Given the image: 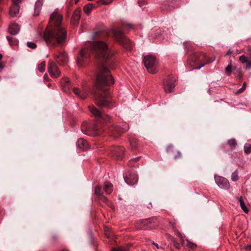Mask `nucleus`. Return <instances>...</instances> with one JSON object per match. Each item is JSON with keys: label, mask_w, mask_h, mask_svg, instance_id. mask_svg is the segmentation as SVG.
Wrapping results in <instances>:
<instances>
[{"label": "nucleus", "mask_w": 251, "mask_h": 251, "mask_svg": "<svg viewBox=\"0 0 251 251\" xmlns=\"http://www.w3.org/2000/svg\"><path fill=\"white\" fill-rule=\"evenodd\" d=\"M114 83L109 70L103 67L100 69L96 76V87L98 90H108V87Z\"/></svg>", "instance_id": "nucleus-2"}, {"label": "nucleus", "mask_w": 251, "mask_h": 251, "mask_svg": "<svg viewBox=\"0 0 251 251\" xmlns=\"http://www.w3.org/2000/svg\"><path fill=\"white\" fill-rule=\"evenodd\" d=\"M43 4V0H38L36 1L34 7V16H38L41 12Z\"/></svg>", "instance_id": "nucleus-24"}, {"label": "nucleus", "mask_w": 251, "mask_h": 251, "mask_svg": "<svg viewBox=\"0 0 251 251\" xmlns=\"http://www.w3.org/2000/svg\"><path fill=\"white\" fill-rule=\"evenodd\" d=\"M227 144L231 147H235L237 146V142L235 139H231L228 140Z\"/></svg>", "instance_id": "nucleus-39"}, {"label": "nucleus", "mask_w": 251, "mask_h": 251, "mask_svg": "<svg viewBox=\"0 0 251 251\" xmlns=\"http://www.w3.org/2000/svg\"><path fill=\"white\" fill-rule=\"evenodd\" d=\"M143 62L145 67L150 73L155 74L157 73V64L155 56L152 55L144 56Z\"/></svg>", "instance_id": "nucleus-6"}, {"label": "nucleus", "mask_w": 251, "mask_h": 251, "mask_svg": "<svg viewBox=\"0 0 251 251\" xmlns=\"http://www.w3.org/2000/svg\"><path fill=\"white\" fill-rule=\"evenodd\" d=\"M233 52L232 50H229L227 52H226V53L225 54V56H228V55H230L231 54H232Z\"/></svg>", "instance_id": "nucleus-52"}, {"label": "nucleus", "mask_w": 251, "mask_h": 251, "mask_svg": "<svg viewBox=\"0 0 251 251\" xmlns=\"http://www.w3.org/2000/svg\"><path fill=\"white\" fill-rule=\"evenodd\" d=\"M239 179L238 177V170H236L235 171H234L231 175V179L234 181H236Z\"/></svg>", "instance_id": "nucleus-37"}, {"label": "nucleus", "mask_w": 251, "mask_h": 251, "mask_svg": "<svg viewBox=\"0 0 251 251\" xmlns=\"http://www.w3.org/2000/svg\"><path fill=\"white\" fill-rule=\"evenodd\" d=\"M99 199L101 201L106 203L107 204V205L111 207L112 209H114V204L112 202H111L107 199V198L106 197H105L103 195L101 197H100Z\"/></svg>", "instance_id": "nucleus-31"}, {"label": "nucleus", "mask_w": 251, "mask_h": 251, "mask_svg": "<svg viewBox=\"0 0 251 251\" xmlns=\"http://www.w3.org/2000/svg\"><path fill=\"white\" fill-rule=\"evenodd\" d=\"M239 77L240 78H241L242 77V74L240 72H239Z\"/></svg>", "instance_id": "nucleus-55"}, {"label": "nucleus", "mask_w": 251, "mask_h": 251, "mask_svg": "<svg viewBox=\"0 0 251 251\" xmlns=\"http://www.w3.org/2000/svg\"><path fill=\"white\" fill-rule=\"evenodd\" d=\"M201 54V52H196L193 53L189 56L188 61L190 62L191 65H193L191 63H194L198 66L199 65Z\"/></svg>", "instance_id": "nucleus-20"}, {"label": "nucleus", "mask_w": 251, "mask_h": 251, "mask_svg": "<svg viewBox=\"0 0 251 251\" xmlns=\"http://www.w3.org/2000/svg\"><path fill=\"white\" fill-rule=\"evenodd\" d=\"M124 151L123 147H114L111 150V153L116 159L121 160L124 156Z\"/></svg>", "instance_id": "nucleus-16"}, {"label": "nucleus", "mask_w": 251, "mask_h": 251, "mask_svg": "<svg viewBox=\"0 0 251 251\" xmlns=\"http://www.w3.org/2000/svg\"><path fill=\"white\" fill-rule=\"evenodd\" d=\"M215 60V57L213 58L208 57L206 54L203 52H201V55L200 56V61L199 65L196 67L197 69H200L203 67L206 64H208Z\"/></svg>", "instance_id": "nucleus-10"}, {"label": "nucleus", "mask_w": 251, "mask_h": 251, "mask_svg": "<svg viewBox=\"0 0 251 251\" xmlns=\"http://www.w3.org/2000/svg\"><path fill=\"white\" fill-rule=\"evenodd\" d=\"M20 30V26L16 23H12L9 26L8 31L11 35H15L17 34Z\"/></svg>", "instance_id": "nucleus-23"}, {"label": "nucleus", "mask_w": 251, "mask_h": 251, "mask_svg": "<svg viewBox=\"0 0 251 251\" xmlns=\"http://www.w3.org/2000/svg\"><path fill=\"white\" fill-rule=\"evenodd\" d=\"M60 85L62 89L64 92H68L71 87V82L67 77H63L60 81Z\"/></svg>", "instance_id": "nucleus-19"}, {"label": "nucleus", "mask_w": 251, "mask_h": 251, "mask_svg": "<svg viewBox=\"0 0 251 251\" xmlns=\"http://www.w3.org/2000/svg\"><path fill=\"white\" fill-rule=\"evenodd\" d=\"M244 149L245 152L247 154L251 152V144H246L244 146Z\"/></svg>", "instance_id": "nucleus-38"}, {"label": "nucleus", "mask_w": 251, "mask_h": 251, "mask_svg": "<svg viewBox=\"0 0 251 251\" xmlns=\"http://www.w3.org/2000/svg\"><path fill=\"white\" fill-rule=\"evenodd\" d=\"M21 1H22V0H12L13 4L18 5Z\"/></svg>", "instance_id": "nucleus-50"}, {"label": "nucleus", "mask_w": 251, "mask_h": 251, "mask_svg": "<svg viewBox=\"0 0 251 251\" xmlns=\"http://www.w3.org/2000/svg\"><path fill=\"white\" fill-rule=\"evenodd\" d=\"M139 157L135 158H132L129 161V162L130 163H131L132 162H137L139 160Z\"/></svg>", "instance_id": "nucleus-49"}, {"label": "nucleus", "mask_w": 251, "mask_h": 251, "mask_svg": "<svg viewBox=\"0 0 251 251\" xmlns=\"http://www.w3.org/2000/svg\"><path fill=\"white\" fill-rule=\"evenodd\" d=\"M27 46L28 48H31L32 49H34L36 48V44L32 42H28L27 43Z\"/></svg>", "instance_id": "nucleus-44"}, {"label": "nucleus", "mask_w": 251, "mask_h": 251, "mask_svg": "<svg viewBox=\"0 0 251 251\" xmlns=\"http://www.w3.org/2000/svg\"><path fill=\"white\" fill-rule=\"evenodd\" d=\"M249 60V59L244 55H241L239 57V60L243 64L246 63Z\"/></svg>", "instance_id": "nucleus-42"}, {"label": "nucleus", "mask_w": 251, "mask_h": 251, "mask_svg": "<svg viewBox=\"0 0 251 251\" xmlns=\"http://www.w3.org/2000/svg\"><path fill=\"white\" fill-rule=\"evenodd\" d=\"M246 87L247 83L246 82H244L243 84L242 87L236 92V94L238 95L243 93L246 90Z\"/></svg>", "instance_id": "nucleus-40"}, {"label": "nucleus", "mask_w": 251, "mask_h": 251, "mask_svg": "<svg viewBox=\"0 0 251 251\" xmlns=\"http://www.w3.org/2000/svg\"><path fill=\"white\" fill-rule=\"evenodd\" d=\"M19 12V6L17 4H13L10 7L9 14L10 15L14 17Z\"/></svg>", "instance_id": "nucleus-26"}, {"label": "nucleus", "mask_w": 251, "mask_h": 251, "mask_svg": "<svg viewBox=\"0 0 251 251\" xmlns=\"http://www.w3.org/2000/svg\"><path fill=\"white\" fill-rule=\"evenodd\" d=\"M215 179L218 186L223 189L227 190L229 188V183L227 179L222 176H215Z\"/></svg>", "instance_id": "nucleus-12"}, {"label": "nucleus", "mask_w": 251, "mask_h": 251, "mask_svg": "<svg viewBox=\"0 0 251 251\" xmlns=\"http://www.w3.org/2000/svg\"><path fill=\"white\" fill-rule=\"evenodd\" d=\"M90 112L98 119H103L105 121H109L111 123L110 117L108 115H103L101 112L94 106L88 107Z\"/></svg>", "instance_id": "nucleus-9"}, {"label": "nucleus", "mask_w": 251, "mask_h": 251, "mask_svg": "<svg viewBox=\"0 0 251 251\" xmlns=\"http://www.w3.org/2000/svg\"><path fill=\"white\" fill-rule=\"evenodd\" d=\"M81 9L78 8L74 12L72 15L71 24L72 25L75 26L78 23L81 17Z\"/></svg>", "instance_id": "nucleus-14"}, {"label": "nucleus", "mask_w": 251, "mask_h": 251, "mask_svg": "<svg viewBox=\"0 0 251 251\" xmlns=\"http://www.w3.org/2000/svg\"><path fill=\"white\" fill-rule=\"evenodd\" d=\"M239 201L240 205V206H241L242 209L244 211L245 213H248L249 210L245 205V203L242 197H240Z\"/></svg>", "instance_id": "nucleus-33"}, {"label": "nucleus", "mask_w": 251, "mask_h": 251, "mask_svg": "<svg viewBox=\"0 0 251 251\" xmlns=\"http://www.w3.org/2000/svg\"><path fill=\"white\" fill-rule=\"evenodd\" d=\"M94 193L98 198H100L103 195V192L100 185H98L95 187Z\"/></svg>", "instance_id": "nucleus-32"}, {"label": "nucleus", "mask_w": 251, "mask_h": 251, "mask_svg": "<svg viewBox=\"0 0 251 251\" xmlns=\"http://www.w3.org/2000/svg\"><path fill=\"white\" fill-rule=\"evenodd\" d=\"M112 31L114 37L120 45L124 46L127 50L131 49L132 44L130 40L124 35L122 30L112 29Z\"/></svg>", "instance_id": "nucleus-5"}, {"label": "nucleus", "mask_w": 251, "mask_h": 251, "mask_svg": "<svg viewBox=\"0 0 251 251\" xmlns=\"http://www.w3.org/2000/svg\"><path fill=\"white\" fill-rule=\"evenodd\" d=\"M45 76H47V75L46 74L44 75V77H45Z\"/></svg>", "instance_id": "nucleus-58"}, {"label": "nucleus", "mask_w": 251, "mask_h": 251, "mask_svg": "<svg viewBox=\"0 0 251 251\" xmlns=\"http://www.w3.org/2000/svg\"><path fill=\"white\" fill-rule=\"evenodd\" d=\"M111 251H126L125 248L118 247L117 248H113Z\"/></svg>", "instance_id": "nucleus-47"}, {"label": "nucleus", "mask_w": 251, "mask_h": 251, "mask_svg": "<svg viewBox=\"0 0 251 251\" xmlns=\"http://www.w3.org/2000/svg\"><path fill=\"white\" fill-rule=\"evenodd\" d=\"M87 58V52L86 50L83 49L81 50L79 53V55L76 59V62L78 66H82L85 62V60Z\"/></svg>", "instance_id": "nucleus-17"}, {"label": "nucleus", "mask_w": 251, "mask_h": 251, "mask_svg": "<svg viewBox=\"0 0 251 251\" xmlns=\"http://www.w3.org/2000/svg\"><path fill=\"white\" fill-rule=\"evenodd\" d=\"M129 143L132 150H136L137 149L138 141L136 138L133 137L129 138Z\"/></svg>", "instance_id": "nucleus-29"}, {"label": "nucleus", "mask_w": 251, "mask_h": 251, "mask_svg": "<svg viewBox=\"0 0 251 251\" xmlns=\"http://www.w3.org/2000/svg\"><path fill=\"white\" fill-rule=\"evenodd\" d=\"M95 94V103L100 107L108 106L111 102L108 90H98Z\"/></svg>", "instance_id": "nucleus-4"}, {"label": "nucleus", "mask_w": 251, "mask_h": 251, "mask_svg": "<svg viewBox=\"0 0 251 251\" xmlns=\"http://www.w3.org/2000/svg\"><path fill=\"white\" fill-rule=\"evenodd\" d=\"M112 1L113 0H99L97 2L103 5H107L111 3Z\"/></svg>", "instance_id": "nucleus-43"}, {"label": "nucleus", "mask_w": 251, "mask_h": 251, "mask_svg": "<svg viewBox=\"0 0 251 251\" xmlns=\"http://www.w3.org/2000/svg\"><path fill=\"white\" fill-rule=\"evenodd\" d=\"M124 25L130 29H133L134 28V25L130 23H124Z\"/></svg>", "instance_id": "nucleus-48"}, {"label": "nucleus", "mask_w": 251, "mask_h": 251, "mask_svg": "<svg viewBox=\"0 0 251 251\" xmlns=\"http://www.w3.org/2000/svg\"><path fill=\"white\" fill-rule=\"evenodd\" d=\"M245 249L247 250H251V244H248L245 246Z\"/></svg>", "instance_id": "nucleus-51"}, {"label": "nucleus", "mask_w": 251, "mask_h": 251, "mask_svg": "<svg viewBox=\"0 0 251 251\" xmlns=\"http://www.w3.org/2000/svg\"><path fill=\"white\" fill-rule=\"evenodd\" d=\"M73 92L76 96H77L80 99H84L86 98V94L84 93H81L80 91V90L77 88H74Z\"/></svg>", "instance_id": "nucleus-30"}, {"label": "nucleus", "mask_w": 251, "mask_h": 251, "mask_svg": "<svg viewBox=\"0 0 251 251\" xmlns=\"http://www.w3.org/2000/svg\"><path fill=\"white\" fill-rule=\"evenodd\" d=\"M166 151L168 154L172 155L175 159H177L182 157L181 152L180 151L176 150L172 145L169 146L167 147L166 149Z\"/></svg>", "instance_id": "nucleus-15"}, {"label": "nucleus", "mask_w": 251, "mask_h": 251, "mask_svg": "<svg viewBox=\"0 0 251 251\" xmlns=\"http://www.w3.org/2000/svg\"><path fill=\"white\" fill-rule=\"evenodd\" d=\"M95 4L92 3H88L84 6L83 11L86 15H89L91 11L95 8Z\"/></svg>", "instance_id": "nucleus-28"}, {"label": "nucleus", "mask_w": 251, "mask_h": 251, "mask_svg": "<svg viewBox=\"0 0 251 251\" xmlns=\"http://www.w3.org/2000/svg\"><path fill=\"white\" fill-rule=\"evenodd\" d=\"M246 66L245 69L246 70H250L251 69V59H249L247 62H246Z\"/></svg>", "instance_id": "nucleus-46"}, {"label": "nucleus", "mask_w": 251, "mask_h": 251, "mask_svg": "<svg viewBox=\"0 0 251 251\" xmlns=\"http://www.w3.org/2000/svg\"><path fill=\"white\" fill-rule=\"evenodd\" d=\"M103 190L107 194H110L113 190V185L109 182H104Z\"/></svg>", "instance_id": "nucleus-27"}, {"label": "nucleus", "mask_w": 251, "mask_h": 251, "mask_svg": "<svg viewBox=\"0 0 251 251\" xmlns=\"http://www.w3.org/2000/svg\"><path fill=\"white\" fill-rule=\"evenodd\" d=\"M4 68V65L2 64V62L0 63V71L2 70V69Z\"/></svg>", "instance_id": "nucleus-53"}, {"label": "nucleus", "mask_w": 251, "mask_h": 251, "mask_svg": "<svg viewBox=\"0 0 251 251\" xmlns=\"http://www.w3.org/2000/svg\"><path fill=\"white\" fill-rule=\"evenodd\" d=\"M169 226L173 228L175 234L181 239V240H182V244H183L184 243L183 236L176 228V224L175 222H170L169 223Z\"/></svg>", "instance_id": "nucleus-25"}, {"label": "nucleus", "mask_w": 251, "mask_h": 251, "mask_svg": "<svg viewBox=\"0 0 251 251\" xmlns=\"http://www.w3.org/2000/svg\"><path fill=\"white\" fill-rule=\"evenodd\" d=\"M186 246L191 249H194L196 247V245L192 242H191L189 240H186Z\"/></svg>", "instance_id": "nucleus-41"}, {"label": "nucleus", "mask_w": 251, "mask_h": 251, "mask_svg": "<svg viewBox=\"0 0 251 251\" xmlns=\"http://www.w3.org/2000/svg\"><path fill=\"white\" fill-rule=\"evenodd\" d=\"M76 145L77 148L82 151H86L89 148L88 142L82 138H80L77 140Z\"/></svg>", "instance_id": "nucleus-22"}, {"label": "nucleus", "mask_w": 251, "mask_h": 251, "mask_svg": "<svg viewBox=\"0 0 251 251\" xmlns=\"http://www.w3.org/2000/svg\"><path fill=\"white\" fill-rule=\"evenodd\" d=\"M172 242L173 243V246L176 249H179L180 248V245L176 241L174 238L172 239Z\"/></svg>", "instance_id": "nucleus-45"}, {"label": "nucleus", "mask_w": 251, "mask_h": 251, "mask_svg": "<svg viewBox=\"0 0 251 251\" xmlns=\"http://www.w3.org/2000/svg\"><path fill=\"white\" fill-rule=\"evenodd\" d=\"M48 71L52 77H58L60 75V71L56 64L53 62H50L48 65Z\"/></svg>", "instance_id": "nucleus-8"}, {"label": "nucleus", "mask_w": 251, "mask_h": 251, "mask_svg": "<svg viewBox=\"0 0 251 251\" xmlns=\"http://www.w3.org/2000/svg\"><path fill=\"white\" fill-rule=\"evenodd\" d=\"M56 61L61 65H65L68 62V56L66 53L57 52L54 55Z\"/></svg>", "instance_id": "nucleus-13"}, {"label": "nucleus", "mask_w": 251, "mask_h": 251, "mask_svg": "<svg viewBox=\"0 0 251 251\" xmlns=\"http://www.w3.org/2000/svg\"><path fill=\"white\" fill-rule=\"evenodd\" d=\"M97 58H99L103 65H107V62L112 55V53L108 48L107 45L102 41L95 42L93 46Z\"/></svg>", "instance_id": "nucleus-3"}, {"label": "nucleus", "mask_w": 251, "mask_h": 251, "mask_svg": "<svg viewBox=\"0 0 251 251\" xmlns=\"http://www.w3.org/2000/svg\"><path fill=\"white\" fill-rule=\"evenodd\" d=\"M135 226L138 230H147L155 228L157 224L153 219H142L136 222Z\"/></svg>", "instance_id": "nucleus-7"}, {"label": "nucleus", "mask_w": 251, "mask_h": 251, "mask_svg": "<svg viewBox=\"0 0 251 251\" xmlns=\"http://www.w3.org/2000/svg\"><path fill=\"white\" fill-rule=\"evenodd\" d=\"M126 182L129 185H134L138 181L137 176L134 174H130L126 175L125 178Z\"/></svg>", "instance_id": "nucleus-21"}, {"label": "nucleus", "mask_w": 251, "mask_h": 251, "mask_svg": "<svg viewBox=\"0 0 251 251\" xmlns=\"http://www.w3.org/2000/svg\"><path fill=\"white\" fill-rule=\"evenodd\" d=\"M45 66H46V63L45 61H43L41 63H40L38 66V70L41 72L43 73L45 70Z\"/></svg>", "instance_id": "nucleus-36"}, {"label": "nucleus", "mask_w": 251, "mask_h": 251, "mask_svg": "<svg viewBox=\"0 0 251 251\" xmlns=\"http://www.w3.org/2000/svg\"><path fill=\"white\" fill-rule=\"evenodd\" d=\"M2 58V55L0 54V60Z\"/></svg>", "instance_id": "nucleus-57"}, {"label": "nucleus", "mask_w": 251, "mask_h": 251, "mask_svg": "<svg viewBox=\"0 0 251 251\" xmlns=\"http://www.w3.org/2000/svg\"><path fill=\"white\" fill-rule=\"evenodd\" d=\"M78 1L79 0H75V4H76Z\"/></svg>", "instance_id": "nucleus-56"}, {"label": "nucleus", "mask_w": 251, "mask_h": 251, "mask_svg": "<svg viewBox=\"0 0 251 251\" xmlns=\"http://www.w3.org/2000/svg\"><path fill=\"white\" fill-rule=\"evenodd\" d=\"M153 244L157 248L159 249L160 248V247L159 246V245L157 243H153Z\"/></svg>", "instance_id": "nucleus-54"}, {"label": "nucleus", "mask_w": 251, "mask_h": 251, "mask_svg": "<svg viewBox=\"0 0 251 251\" xmlns=\"http://www.w3.org/2000/svg\"><path fill=\"white\" fill-rule=\"evenodd\" d=\"M109 130L111 133V135L115 137L120 136L123 132V129L114 126V125H109L108 126Z\"/></svg>", "instance_id": "nucleus-18"}, {"label": "nucleus", "mask_w": 251, "mask_h": 251, "mask_svg": "<svg viewBox=\"0 0 251 251\" xmlns=\"http://www.w3.org/2000/svg\"><path fill=\"white\" fill-rule=\"evenodd\" d=\"M7 39L8 40L9 44L11 46L15 45L17 46L19 43V41L18 40L16 39L15 38H14L13 37H11L10 36H7L6 37Z\"/></svg>", "instance_id": "nucleus-35"}, {"label": "nucleus", "mask_w": 251, "mask_h": 251, "mask_svg": "<svg viewBox=\"0 0 251 251\" xmlns=\"http://www.w3.org/2000/svg\"><path fill=\"white\" fill-rule=\"evenodd\" d=\"M175 78L172 77L168 78L164 83V89L166 93L172 92L175 86Z\"/></svg>", "instance_id": "nucleus-11"}, {"label": "nucleus", "mask_w": 251, "mask_h": 251, "mask_svg": "<svg viewBox=\"0 0 251 251\" xmlns=\"http://www.w3.org/2000/svg\"><path fill=\"white\" fill-rule=\"evenodd\" d=\"M63 16L57 12H52L50 18L51 28L48 27L44 33V40L49 45L52 47L58 46L63 44L67 37V31L61 26Z\"/></svg>", "instance_id": "nucleus-1"}, {"label": "nucleus", "mask_w": 251, "mask_h": 251, "mask_svg": "<svg viewBox=\"0 0 251 251\" xmlns=\"http://www.w3.org/2000/svg\"><path fill=\"white\" fill-rule=\"evenodd\" d=\"M232 69V61L230 60L228 65L225 68V73L227 76H230L231 75Z\"/></svg>", "instance_id": "nucleus-34"}]
</instances>
